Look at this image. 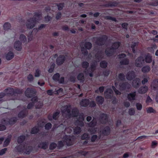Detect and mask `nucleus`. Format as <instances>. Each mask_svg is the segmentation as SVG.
<instances>
[{"label":"nucleus","mask_w":158,"mask_h":158,"mask_svg":"<svg viewBox=\"0 0 158 158\" xmlns=\"http://www.w3.org/2000/svg\"><path fill=\"white\" fill-rule=\"evenodd\" d=\"M34 14V16L35 17L31 18L27 20L26 26L28 29H32L34 27L37 20L42 16V13L40 11L35 12Z\"/></svg>","instance_id":"f257e3e1"},{"label":"nucleus","mask_w":158,"mask_h":158,"mask_svg":"<svg viewBox=\"0 0 158 158\" xmlns=\"http://www.w3.org/2000/svg\"><path fill=\"white\" fill-rule=\"evenodd\" d=\"M4 92L7 96H13L15 94H21L22 93L21 89L18 88L14 89L11 87H8L5 89Z\"/></svg>","instance_id":"f03ea898"},{"label":"nucleus","mask_w":158,"mask_h":158,"mask_svg":"<svg viewBox=\"0 0 158 158\" xmlns=\"http://www.w3.org/2000/svg\"><path fill=\"white\" fill-rule=\"evenodd\" d=\"M93 39H96L95 44L99 46H102L104 45L108 39V37L106 35H103L100 37H94Z\"/></svg>","instance_id":"7ed1b4c3"},{"label":"nucleus","mask_w":158,"mask_h":158,"mask_svg":"<svg viewBox=\"0 0 158 158\" xmlns=\"http://www.w3.org/2000/svg\"><path fill=\"white\" fill-rule=\"evenodd\" d=\"M36 91L34 88H27L25 92V96L28 98H31L35 95Z\"/></svg>","instance_id":"20e7f679"},{"label":"nucleus","mask_w":158,"mask_h":158,"mask_svg":"<svg viewBox=\"0 0 158 158\" xmlns=\"http://www.w3.org/2000/svg\"><path fill=\"white\" fill-rule=\"evenodd\" d=\"M70 107V106H65L64 107V109L61 111L63 114H65V117L69 118L71 117V111L69 108Z\"/></svg>","instance_id":"39448f33"},{"label":"nucleus","mask_w":158,"mask_h":158,"mask_svg":"<svg viewBox=\"0 0 158 158\" xmlns=\"http://www.w3.org/2000/svg\"><path fill=\"white\" fill-rule=\"evenodd\" d=\"M99 117L101 123L106 124L107 122L108 116L107 114L102 113L99 115Z\"/></svg>","instance_id":"423d86ee"},{"label":"nucleus","mask_w":158,"mask_h":158,"mask_svg":"<svg viewBox=\"0 0 158 158\" xmlns=\"http://www.w3.org/2000/svg\"><path fill=\"white\" fill-rule=\"evenodd\" d=\"M65 59V57L64 55H59L56 59V62L57 65L58 66L61 65L64 63Z\"/></svg>","instance_id":"0eeeda50"},{"label":"nucleus","mask_w":158,"mask_h":158,"mask_svg":"<svg viewBox=\"0 0 158 158\" xmlns=\"http://www.w3.org/2000/svg\"><path fill=\"white\" fill-rule=\"evenodd\" d=\"M144 62L143 57L141 56L138 57L135 60V65L137 67L141 68L142 66L143 63Z\"/></svg>","instance_id":"6e6552de"},{"label":"nucleus","mask_w":158,"mask_h":158,"mask_svg":"<svg viewBox=\"0 0 158 158\" xmlns=\"http://www.w3.org/2000/svg\"><path fill=\"white\" fill-rule=\"evenodd\" d=\"M119 89L121 90H125L130 88V85L127 82L120 83L119 84Z\"/></svg>","instance_id":"1a4fd4ad"},{"label":"nucleus","mask_w":158,"mask_h":158,"mask_svg":"<svg viewBox=\"0 0 158 158\" xmlns=\"http://www.w3.org/2000/svg\"><path fill=\"white\" fill-rule=\"evenodd\" d=\"M135 76V73L133 70L129 71L127 73L126 75L127 79L129 81L133 80Z\"/></svg>","instance_id":"9d476101"},{"label":"nucleus","mask_w":158,"mask_h":158,"mask_svg":"<svg viewBox=\"0 0 158 158\" xmlns=\"http://www.w3.org/2000/svg\"><path fill=\"white\" fill-rule=\"evenodd\" d=\"M132 86L135 88H138L140 84V80L139 78H136L134 79L132 82Z\"/></svg>","instance_id":"9b49d317"},{"label":"nucleus","mask_w":158,"mask_h":158,"mask_svg":"<svg viewBox=\"0 0 158 158\" xmlns=\"http://www.w3.org/2000/svg\"><path fill=\"white\" fill-rule=\"evenodd\" d=\"M115 52L111 47L106 48L105 51V53L106 56L108 57H110L113 55Z\"/></svg>","instance_id":"f8f14e48"},{"label":"nucleus","mask_w":158,"mask_h":158,"mask_svg":"<svg viewBox=\"0 0 158 158\" xmlns=\"http://www.w3.org/2000/svg\"><path fill=\"white\" fill-rule=\"evenodd\" d=\"M64 142L66 143V145L68 146H70L73 144V141L70 136L66 135L64 137Z\"/></svg>","instance_id":"ddd939ff"},{"label":"nucleus","mask_w":158,"mask_h":158,"mask_svg":"<svg viewBox=\"0 0 158 158\" xmlns=\"http://www.w3.org/2000/svg\"><path fill=\"white\" fill-rule=\"evenodd\" d=\"M110 128L109 126H107L101 131V134L104 136H108L110 133Z\"/></svg>","instance_id":"4468645a"},{"label":"nucleus","mask_w":158,"mask_h":158,"mask_svg":"<svg viewBox=\"0 0 158 158\" xmlns=\"http://www.w3.org/2000/svg\"><path fill=\"white\" fill-rule=\"evenodd\" d=\"M15 48L18 51H20L22 49V43L19 40L15 41L14 44Z\"/></svg>","instance_id":"2eb2a0df"},{"label":"nucleus","mask_w":158,"mask_h":158,"mask_svg":"<svg viewBox=\"0 0 158 158\" xmlns=\"http://www.w3.org/2000/svg\"><path fill=\"white\" fill-rule=\"evenodd\" d=\"M136 96V93L135 91L130 93L127 94V98L130 101L135 100Z\"/></svg>","instance_id":"dca6fc26"},{"label":"nucleus","mask_w":158,"mask_h":158,"mask_svg":"<svg viewBox=\"0 0 158 158\" xmlns=\"http://www.w3.org/2000/svg\"><path fill=\"white\" fill-rule=\"evenodd\" d=\"M144 61L146 63H150L152 61V56L149 53H147L144 56Z\"/></svg>","instance_id":"f3484780"},{"label":"nucleus","mask_w":158,"mask_h":158,"mask_svg":"<svg viewBox=\"0 0 158 158\" xmlns=\"http://www.w3.org/2000/svg\"><path fill=\"white\" fill-rule=\"evenodd\" d=\"M24 148L25 144H20L15 147V149L17 152L21 153H23L24 152Z\"/></svg>","instance_id":"a211bd4d"},{"label":"nucleus","mask_w":158,"mask_h":158,"mask_svg":"<svg viewBox=\"0 0 158 158\" xmlns=\"http://www.w3.org/2000/svg\"><path fill=\"white\" fill-rule=\"evenodd\" d=\"M48 142H44L40 143L38 146V148L45 150L48 147Z\"/></svg>","instance_id":"6ab92c4d"},{"label":"nucleus","mask_w":158,"mask_h":158,"mask_svg":"<svg viewBox=\"0 0 158 158\" xmlns=\"http://www.w3.org/2000/svg\"><path fill=\"white\" fill-rule=\"evenodd\" d=\"M89 104V99L85 98L82 99L80 102V104L82 106L84 107H87Z\"/></svg>","instance_id":"aec40b11"},{"label":"nucleus","mask_w":158,"mask_h":158,"mask_svg":"<svg viewBox=\"0 0 158 158\" xmlns=\"http://www.w3.org/2000/svg\"><path fill=\"white\" fill-rule=\"evenodd\" d=\"M152 89L154 90L158 89V79H155L153 80L151 85Z\"/></svg>","instance_id":"412c9836"},{"label":"nucleus","mask_w":158,"mask_h":158,"mask_svg":"<svg viewBox=\"0 0 158 158\" xmlns=\"http://www.w3.org/2000/svg\"><path fill=\"white\" fill-rule=\"evenodd\" d=\"M95 100L98 105H102L103 103L104 99L102 96H99L96 98Z\"/></svg>","instance_id":"4be33fe9"},{"label":"nucleus","mask_w":158,"mask_h":158,"mask_svg":"<svg viewBox=\"0 0 158 158\" xmlns=\"http://www.w3.org/2000/svg\"><path fill=\"white\" fill-rule=\"evenodd\" d=\"M27 114V112H26V110H23L20 111L18 113V116L19 118H23L25 117Z\"/></svg>","instance_id":"5701e85b"},{"label":"nucleus","mask_w":158,"mask_h":158,"mask_svg":"<svg viewBox=\"0 0 158 158\" xmlns=\"http://www.w3.org/2000/svg\"><path fill=\"white\" fill-rule=\"evenodd\" d=\"M148 90V87L146 86H143L140 87L138 90V93L140 94H144Z\"/></svg>","instance_id":"b1692460"},{"label":"nucleus","mask_w":158,"mask_h":158,"mask_svg":"<svg viewBox=\"0 0 158 158\" xmlns=\"http://www.w3.org/2000/svg\"><path fill=\"white\" fill-rule=\"evenodd\" d=\"M95 56L97 60H98V62L100 60L103 59V55L102 51L98 52L95 55Z\"/></svg>","instance_id":"393cba45"},{"label":"nucleus","mask_w":158,"mask_h":158,"mask_svg":"<svg viewBox=\"0 0 158 158\" xmlns=\"http://www.w3.org/2000/svg\"><path fill=\"white\" fill-rule=\"evenodd\" d=\"M79 114V111L77 108L73 109L71 112V116L73 117H77Z\"/></svg>","instance_id":"a878e982"},{"label":"nucleus","mask_w":158,"mask_h":158,"mask_svg":"<svg viewBox=\"0 0 158 158\" xmlns=\"http://www.w3.org/2000/svg\"><path fill=\"white\" fill-rule=\"evenodd\" d=\"M121 45V43L120 42L117 41L114 42L112 44V46L111 47L114 50L117 49Z\"/></svg>","instance_id":"bb28decb"},{"label":"nucleus","mask_w":158,"mask_h":158,"mask_svg":"<svg viewBox=\"0 0 158 158\" xmlns=\"http://www.w3.org/2000/svg\"><path fill=\"white\" fill-rule=\"evenodd\" d=\"M12 138L11 135H9L5 140L3 144V147H4L7 146L9 144Z\"/></svg>","instance_id":"cd10ccee"},{"label":"nucleus","mask_w":158,"mask_h":158,"mask_svg":"<svg viewBox=\"0 0 158 158\" xmlns=\"http://www.w3.org/2000/svg\"><path fill=\"white\" fill-rule=\"evenodd\" d=\"M14 56V53L11 51L8 52L6 55V57L7 60H10L12 59Z\"/></svg>","instance_id":"c85d7f7f"},{"label":"nucleus","mask_w":158,"mask_h":158,"mask_svg":"<svg viewBox=\"0 0 158 158\" xmlns=\"http://www.w3.org/2000/svg\"><path fill=\"white\" fill-rule=\"evenodd\" d=\"M32 148L31 146H28L26 147L25 145L24 152L27 154H29L32 152Z\"/></svg>","instance_id":"c756f323"},{"label":"nucleus","mask_w":158,"mask_h":158,"mask_svg":"<svg viewBox=\"0 0 158 158\" xmlns=\"http://www.w3.org/2000/svg\"><path fill=\"white\" fill-rule=\"evenodd\" d=\"M151 70V68L149 65H146L143 67L141 69L142 72L143 73L149 72Z\"/></svg>","instance_id":"7c9ffc66"},{"label":"nucleus","mask_w":158,"mask_h":158,"mask_svg":"<svg viewBox=\"0 0 158 158\" xmlns=\"http://www.w3.org/2000/svg\"><path fill=\"white\" fill-rule=\"evenodd\" d=\"M18 119L16 117H14L10 118L8 121L9 124L10 125H13L17 121Z\"/></svg>","instance_id":"2f4dec72"},{"label":"nucleus","mask_w":158,"mask_h":158,"mask_svg":"<svg viewBox=\"0 0 158 158\" xmlns=\"http://www.w3.org/2000/svg\"><path fill=\"white\" fill-rule=\"evenodd\" d=\"M97 124V120L94 118L90 123L88 124V125L89 127H94L96 126Z\"/></svg>","instance_id":"473e14b6"},{"label":"nucleus","mask_w":158,"mask_h":158,"mask_svg":"<svg viewBox=\"0 0 158 158\" xmlns=\"http://www.w3.org/2000/svg\"><path fill=\"white\" fill-rule=\"evenodd\" d=\"M129 60L127 58H125L122 60H120L119 62L120 64L121 65H127L129 64Z\"/></svg>","instance_id":"72a5a7b5"},{"label":"nucleus","mask_w":158,"mask_h":158,"mask_svg":"<svg viewBox=\"0 0 158 158\" xmlns=\"http://www.w3.org/2000/svg\"><path fill=\"white\" fill-rule=\"evenodd\" d=\"M117 5V3L115 2H110L108 3L105 4L104 6L106 7L115 6Z\"/></svg>","instance_id":"f704fd0d"},{"label":"nucleus","mask_w":158,"mask_h":158,"mask_svg":"<svg viewBox=\"0 0 158 158\" xmlns=\"http://www.w3.org/2000/svg\"><path fill=\"white\" fill-rule=\"evenodd\" d=\"M26 139V136L24 135H21L19 136L17 139V142L19 144L23 143Z\"/></svg>","instance_id":"c9c22d12"},{"label":"nucleus","mask_w":158,"mask_h":158,"mask_svg":"<svg viewBox=\"0 0 158 158\" xmlns=\"http://www.w3.org/2000/svg\"><path fill=\"white\" fill-rule=\"evenodd\" d=\"M11 25L9 22H5L3 25V29L4 30L7 31L10 29Z\"/></svg>","instance_id":"e433bc0d"},{"label":"nucleus","mask_w":158,"mask_h":158,"mask_svg":"<svg viewBox=\"0 0 158 158\" xmlns=\"http://www.w3.org/2000/svg\"><path fill=\"white\" fill-rule=\"evenodd\" d=\"M107 65L108 63L105 60H102L100 63V66L102 68L106 69L107 67Z\"/></svg>","instance_id":"4c0bfd02"},{"label":"nucleus","mask_w":158,"mask_h":158,"mask_svg":"<svg viewBox=\"0 0 158 158\" xmlns=\"http://www.w3.org/2000/svg\"><path fill=\"white\" fill-rule=\"evenodd\" d=\"M60 114V110H57L56 112L53 113L52 116V118L55 120H57L59 117Z\"/></svg>","instance_id":"58836bf2"},{"label":"nucleus","mask_w":158,"mask_h":158,"mask_svg":"<svg viewBox=\"0 0 158 158\" xmlns=\"http://www.w3.org/2000/svg\"><path fill=\"white\" fill-rule=\"evenodd\" d=\"M39 131V129L38 127L35 126L32 128L31 133L32 134H35L37 133Z\"/></svg>","instance_id":"ea45409f"},{"label":"nucleus","mask_w":158,"mask_h":158,"mask_svg":"<svg viewBox=\"0 0 158 158\" xmlns=\"http://www.w3.org/2000/svg\"><path fill=\"white\" fill-rule=\"evenodd\" d=\"M77 79L78 80L81 81V82H83L85 80L84 75L83 73H80L77 76Z\"/></svg>","instance_id":"a19ab883"},{"label":"nucleus","mask_w":158,"mask_h":158,"mask_svg":"<svg viewBox=\"0 0 158 158\" xmlns=\"http://www.w3.org/2000/svg\"><path fill=\"white\" fill-rule=\"evenodd\" d=\"M83 121V120H80L79 119H77L75 122V124L77 126L83 127L84 125Z\"/></svg>","instance_id":"79ce46f5"},{"label":"nucleus","mask_w":158,"mask_h":158,"mask_svg":"<svg viewBox=\"0 0 158 158\" xmlns=\"http://www.w3.org/2000/svg\"><path fill=\"white\" fill-rule=\"evenodd\" d=\"M84 47L86 49H90L92 46V44L89 42H86L84 45Z\"/></svg>","instance_id":"37998d69"},{"label":"nucleus","mask_w":158,"mask_h":158,"mask_svg":"<svg viewBox=\"0 0 158 158\" xmlns=\"http://www.w3.org/2000/svg\"><path fill=\"white\" fill-rule=\"evenodd\" d=\"M81 131V129L80 127L77 126L73 129L74 134L75 135H79Z\"/></svg>","instance_id":"c03bdc74"},{"label":"nucleus","mask_w":158,"mask_h":158,"mask_svg":"<svg viewBox=\"0 0 158 158\" xmlns=\"http://www.w3.org/2000/svg\"><path fill=\"white\" fill-rule=\"evenodd\" d=\"M19 39L22 43H24L27 42V38L23 34H22L20 35Z\"/></svg>","instance_id":"a18cd8bd"},{"label":"nucleus","mask_w":158,"mask_h":158,"mask_svg":"<svg viewBox=\"0 0 158 158\" xmlns=\"http://www.w3.org/2000/svg\"><path fill=\"white\" fill-rule=\"evenodd\" d=\"M56 64H55L53 63L52 64H51L50 67L48 69V72L49 73H52L54 70V69L55 67Z\"/></svg>","instance_id":"49530a36"},{"label":"nucleus","mask_w":158,"mask_h":158,"mask_svg":"<svg viewBox=\"0 0 158 158\" xmlns=\"http://www.w3.org/2000/svg\"><path fill=\"white\" fill-rule=\"evenodd\" d=\"M89 138V134L87 133H84L81 136V139L82 140H88Z\"/></svg>","instance_id":"de8ad7c7"},{"label":"nucleus","mask_w":158,"mask_h":158,"mask_svg":"<svg viewBox=\"0 0 158 158\" xmlns=\"http://www.w3.org/2000/svg\"><path fill=\"white\" fill-rule=\"evenodd\" d=\"M60 75L59 73H56L54 74L52 77V79L55 81H58L60 78Z\"/></svg>","instance_id":"09e8293b"},{"label":"nucleus","mask_w":158,"mask_h":158,"mask_svg":"<svg viewBox=\"0 0 158 158\" xmlns=\"http://www.w3.org/2000/svg\"><path fill=\"white\" fill-rule=\"evenodd\" d=\"M156 48V44H153L152 46L148 47L147 49L148 52L152 53L154 52V48Z\"/></svg>","instance_id":"8fccbe9b"},{"label":"nucleus","mask_w":158,"mask_h":158,"mask_svg":"<svg viewBox=\"0 0 158 158\" xmlns=\"http://www.w3.org/2000/svg\"><path fill=\"white\" fill-rule=\"evenodd\" d=\"M118 78L121 81H124L125 80V76L123 73H120L118 74Z\"/></svg>","instance_id":"3c124183"},{"label":"nucleus","mask_w":158,"mask_h":158,"mask_svg":"<svg viewBox=\"0 0 158 158\" xmlns=\"http://www.w3.org/2000/svg\"><path fill=\"white\" fill-rule=\"evenodd\" d=\"M56 147H57L56 144L54 142H52L50 144L49 148L51 150H53L55 149Z\"/></svg>","instance_id":"603ef678"},{"label":"nucleus","mask_w":158,"mask_h":158,"mask_svg":"<svg viewBox=\"0 0 158 158\" xmlns=\"http://www.w3.org/2000/svg\"><path fill=\"white\" fill-rule=\"evenodd\" d=\"M64 142L62 141H59L58 142V145H57V148L59 149H60L61 148H63L64 146Z\"/></svg>","instance_id":"864d4df0"},{"label":"nucleus","mask_w":158,"mask_h":158,"mask_svg":"<svg viewBox=\"0 0 158 158\" xmlns=\"http://www.w3.org/2000/svg\"><path fill=\"white\" fill-rule=\"evenodd\" d=\"M97 129V127H91L89 129V131L91 134H94L96 133Z\"/></svg>","instance_id":"5fc2aeb1"},{"label":"nucleus","mask_w":158,"mask_h":158,"mask_svg":"<svg viewBox=\"0 0 158 158\" xmlns=\"http://www.w3.org/2000/svg\"><path fill=\"white\" fill-rule=\"evenodd\" d=\"M81 65L83 68L87 69L89 66V63L87 61H84L82 63Z\"/></svg>","instance_id":"6e6d98bb"},{"label":"nucleus","mask_w":158,"mask_h":158,"mask_svg":"<svg viewBox=\"0 0 158 158\" xmlns=\"http://www.w3.org/2000/svg\"><path fill=\"white\" fill-rule=\"evenodd\" d=\"M84 47H81V51L82 54L85 56H87L88 54V52Z\"/></svg>","instance_id":"4d7b16f0"},{"label":"nucleus","mask_w":158,"mask_h":158,"mask_svg":"<svg viewBox=\"0 0 158 158\" xmlns=\"http://www.w3.org/2000/svg\"><path fill=\"white\" fill-rule=\"evenodd\" d=\"M105 19L107 20H110L115 22H116L117 20L115 17H112L110 16H106L105 17Z\"/></svg>","instance_id":"13d9d810"},{"label":"nucleus","mask_w":158,"mask_h":158,"mask_svg":"<svg viewBox=\"0 0 158 158\" xmlns=\"http://www.w3.org/2000/svg\"><path fill=\"white\" fill-rule=\"evenodd\" d=\"M52 124L50 123H48L45 126V128L46 130H48L52 127Z\"/></svg>","instance_id":"bf43d9fd"},{"label":"nucleus","mask_w":158,"mask_h":158,"mask_svg":"<svg viewBox=\"0 0 158 158\" xmlns=\"http://www.w3.org/2000/svg\"><path fill=\"white\" fill-rule=\"evenodd\" d=\"M52 19V17L48 15H47L44 18V21L46 23H48Z\"/></svg>","instance_id":"052dcab7"},{"label":"nucleus","mask_w":158,"mask_h":158,"mask_svg":"<svg viewBox=\"0 0 158 158\" xmlns=\"http://www.w3.org/2000/svg\"><path fill=\"white\" fill-rule=\"evenodd\" d=\"M89 106L90 107H94L96 106V105L95 102L94 101H89Z\"/></svg>","instance_id":"680f3d73"},{"label":"nucleus","mask_w":158,"mask_h":158,"mask_svg":"<svg viewBox=\"0 0 158 158\" xmlns=\"http://www.w3.org/2000/svg\"><path fill=\"white\" fill-rule=\"evenodd\" d=\"M96 65L95 63H94L90 65V70L92 72H94L96 69Z\"/></svg>","instance_id":"e2e57ef3"},{"label":"nucleus","mask_w":158,"mask_h":158,"mask_svg":"<svg viewBox=\"0 0 158 158\" xmlns=\"http://www.w3.org/2000/svg\"><path fill=\"white\" fill-rule=\"evenodd\" d=\"M41 71L39 69L36 70L35 73V76L36 77H39Z\"/></svg>","instance_id":"0e129e2a"},{"label":"nucleus","mask_w":158,"mask_h":158,"mask_svg":"<svg viewBox=\"0 0 158 158\" xmlns=\"http://www.w3.org/2000/svg\"><path fill=\"white\" fill-rule=\"evenodd\" d=\"M64 6V4L63 3H60L57 5L58 10H61Z\"/></svg>","instance_id":"69168bd1"},{"label":"nucleus","mask_w":158,"mask_h":158,"mask_svg":"<svg viewBox=\"0 0 158 158\" xmlns=\"http://www.w3.org/2000/svg\"><path fill=\"white\" fill-rule=\"evenodd\" d=\"M135 113V110L133 108H130L128 110V113L130 115H134Z\"/></svg>","instance_id":"338daca9"},{"label":"nucleus","mask_w":158,"mask_h":158,"mask_svg":"<svg viewBox=\"0 0 158 158\" xmlns=\"http://www.w3.org/2000/svg\"><path fill=\"white\" fill-rule=\"evenodd\" d=\"M27 79L29 82H31L34 80V77L32 74H29L27 77Z\"/></svg>","instance_id":"774afa93"}]
</instances>
